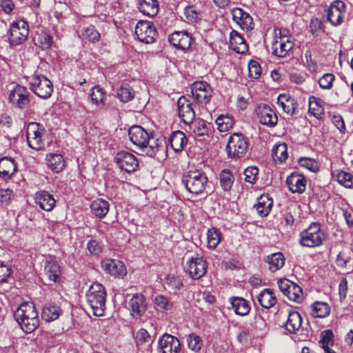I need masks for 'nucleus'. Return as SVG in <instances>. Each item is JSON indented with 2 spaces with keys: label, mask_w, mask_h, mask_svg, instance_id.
<instances>
[{
  "label": "nucleus",
  "mask_w": 353,
  "mask_h": 353,
  "mask_svg": "<svg viewBox=\"0 0 353 353\" xmlns=\"http://www.w3.org/2000/svg\"><path fill=\"white\" fill-rule=\"evenodd\" d=\"M128 135L132 143L147 155L153 157L158 151L159 140L150 136L148 132L142 127L139 125L131 127L128 131Z\"/></svg>",
  "instance_id": "f257e3e1"
},
{
  "label": "nucleus",
  "mask_w": 353,
  "mask_h": 353,
  "mask_svg": "<svg viewBox=\"0 0 353 353\" xmlns=\"http://www.w3.org/2000/svg\"><path fill=\"white\" fill-rule=\"evenodd\" d=\"M14 319L21 328L27 333L34 331L39 324L38 312L32 302L21 304L14 312Z\"/></svg>",
  "instance_id": "f03ea898"
},
{
  "label": "nucleus",
  "mask_w": 353,
  "mask_h": 353,
  "mask_svg": "<svg viewBox=\"0 0 353 353\" xmlns=\"http://www.w3.org/2000/svg\"><path fill=\"white\" fill-rule=\"evenodd\" d=\"M106 291L99 283H94L88 290L85 297L87 303L96 316L104 315L106 303Z\"/></svg>",
  "instance_id": "7ed1b4c3"
},
{
  "label": "nucleus",
  "mask_w": 353,
  "mask_h": 353,
  "mask_svg": "<svg viewBox=\"0 0 353 353\" xmlns=\"http://www.w3.org/2000/svg\"><path fill=\"white\" fill-rule=\"evenodd\" d=\"M325 234L318 223H312L299 234V244L303 247L315 248L321 245L325 240Z\"/></svg>",
  "instance_id": "20e7f679"
},
{
  "label": "nucleus",
  "mask_w": 353,
  "mask_h": 353,
  "mask_svg": "<svg viewBox=\"0 0 353 353\" xmlns=\"http://www.w3.org/2000/svg\"><path fill=\"white\" fill-rule=\"evenodd\" d=\"M289 32L285 29L276 28L272 42V54L278 57H285L294 48V43Z\"/></svg>",
  "instance_id": "39448f33"
},
{
  "label": "nucleus",
  "mask_w": 353,
  "mask_h": 353,
  "mask_svg": "<svg viewBox=\"0 0 353 353\" xmlns=\"http://www.w3.org/2000/svg\"><path fill=\"white\" fill-rule=\"evenodd\" d=\"M208 181L205 174L198 170L189 171L183 177V183L186 189L194 194H201L204 191Z\"/></svg>",
  "instance_id": "423d86ee"
},
{
  "label": "nucleus",
  "mask_w": 353,
  "mask_h": 353,
  "mask_svg": "<svg viewBox=\"0 0 353 353\" xmlns=\"http://www.w3.org/2000/svg\"><path fill=\"white\" fill-rule=\"evenodd\" d=\"M8 40L11 46H19L24 43L29 35V25L23 19L13 21L9 28Z\"/></svg>",
  "instance_id": "0eeeda50"
},
{
  "label": "nucleus",
  "mask_w": 353,
  "mask_h": 353,
  "mask_svg": "<svg viewBox=\"0 0 353 353\" xmlns=\"http://www.w3.org/2000/svg\"><path fill=\"white\" fill-rule=\"evenodd\" d=\"M249 146L248 139L242 134L234 133L228 140L226 150L231 158H241L245 155Z\"/></svg>",
  "instance_id": "6e6552de"
},
{
  "label": "nucleus",
  "mask_w": 353,
  "mask_h": 353,
  "mask_svg": "<svg viewBox=\"0 0 353 353\" xmlns=\"http://www.w3.org/2000/svg\"><path fill=\"white\" fill-rule=\"evenodd\" d=\"M30 89L39 97L49 98L53 91V85L50 79L43 74H34L30 82Z\"/></svg>",
  "instance_id": "1a4fd4ad"
},
{
  "label": "nucleus",
  "mask_w": 353,
  "mask_h": 353,
  "mask_svg": "<svg viewBox=\"0 0 353 353\" xmlns=\"http://www.w3.org/2000/svg\"><path fill=\"white\" fill-rule=\"evenodd\" d=\"M43 128L39 123L31 122L26 129V139L28 146L33 150H39L44 148Z\"/></svg>",
  "instance_id": "9d476101"
},
{
  "label": "nucleus",
  "mask_w": 353,
  "mask_h": 353,
  "mask_svg": "<svg viewBox=\"0 0 353 353\" xmlns=\"http://www.w3.org/2000/svg\"><path fill=\"white\" fill-rule=\"evenodd\" d=\"M135 34L138 39L145 43H152L154 41L157 31L152 22L149 21H139L135 27Z\"/></svg>",
  "instance_id": "9b49d317"
},
{
  "label": "nucleus",
  "mask_w": 353,
  "mask_h": 353,
  "mask_svg": "<svg viewBox=\"0 0 353 353\" xmlns=\"http://www.w3.org/2000/svg\"><path fill=\"white\" fill-rule=\"evenodd\" d=\"M186 269L192 279H199L206 273L205 261L201 254H196L187 261Z\"/></svg>",
  "instance_id": "f8f14e48"
},
{
  "label": "nucleus",
  "mask_w": 353,
  "mask_h": 353,
  "mask_svg": "<svg viewBox=\"0 0 353 353\" xmlns=\"http://www.w3.org/2000/svg\"><path fill=\"white\" fill-rule=\"evenodd\" d=\"M114 160L118 167L126 172H132L139 166V162L136 157L127 151L119 152L116 154Z\"/></svg>",
  "instance_id": "ddd939ff"
},
{
  "label": "nucleus",
  "mask_w": 353,
  "mask_h": 353,
  "mask_svg": "<svg viewBox=\"0 0 353 353\" xmlns=\"http://www.w3.org/2000/svg\"><path fill=\"white\" fill-rule=\"evenodd\" d=\"M181 350L179 340L174 336L164 334L158 341L159 353H179Z\"/></svg>",
  "instance_id": "4468645a"
},
{
  "label": "nucleus",
  "mask_w": 353,
  "mask_h": 353,
  "mask_svg": "<svg viewBox=\"0 0 353 353\" xmlns=\"http://www.w3.org/2000/svg\"><path fill=\"white\" fill-rule=\"evenodd\" d=\"M257 117L261 124L269 128L276 125L278 117L274 110L268 105L260 104L256 109Z\"/></svg>",
  "instance_id": "2eb2a0df"
},
{
  "label": "nucleus",
  "mask_w": 353,
  "mask_h": 353,
  "mask_svg": "<svg viewBox=\"0 0 353 353\" xmlns=\"http://www.w3.org/2000/svg\"><path fill=\"white\" fill-rule=\"evenodd\" d=\"M192 103L185 97L181 96L177 101L178 114L185 124H190L195 119Z\"/></svg>",
  "instance_id": "dca6fc26"
},
{
  "label": "nucleus",
  "mask_w": 353,
  "mask_h": 353,
  "mask_svg": "<svg viewBox=\"0 0 353 353\" xmlns=\"http://www.w3.org/2000/svg\"><path fill=\"white\" fill-rule=\"evenodd\" d=\"M191 90L193 97L199 103H207L212 97V89L208 83L204 81L192 83Z\"/></svg>",
  "instance_id": "f3484780"
},
{
  "label": "nucleus",
  "mask_w": 353,
  "mask_h": 353,
  "mask_svg": "<svg viewBox=\"0 0 353 353\" xmlns=\"http://www.w3.org/2000/svg\"><path fill=\"white\" fill-rule=\"evenodd\" d=\"M9 100L18 108L23 109L28 106L30 92L21 85H16L9 94Z\"/></svg>",
  "instance_id": "a211bd4d"
},
{
  "label": "nucleus",
  "mask_w": 353,
  "mask_h": 353,
  "mask_svg": "<svg viewBox=\"0 0 353 353\" xmlns=\"http://www.w3.org/2000/svg\"><path fill=\"white\" fill-rule=\"evenodd\" d=\"M103 270L114 277H123L126 274V269L123 263L119 260L105 259L101 262Z\"/></svg>",
  "instance_id": "6ab92c4d"
},
{
  "label": "nucleus",
  "mask_w": 353,
  "mask_h": 353,
  "mask_svg": "<svg viewBox=\"0 0 353 353\" xmlns=\"http://www.w3.org/2000/svg\"><path fill=\"white\" fill-rule=\"evenodd\" d=\"M345 13V5L342 1H336L330 6L327 14V20L334 26L342 23Z\"/></svg>",
  "instance_id": "aec40b11"
},
{
  "label": "nucleus",
  "mask_w": 353,
  "mask_h": 353,
  "mask_svg": "<svg viewBox=\"0 0 353 353\" xmlns=\"http://www.w3.org/2000/svg\"><path fill=\"white\" fill-rule=\"evenodd\" d=\"M129 305L133 317L139 318L145 312L148 304L145 297L142 294L137 293L130 299Z\"/></svg>",
  "instance_id": "412c9836"
},
{
  "label": "nucleus",
  "mask_w": 353,
  "mask_h": 353,
  "mask_svg": "<svg viewBox=\"0 0 353 353\" xmlns=\"http://www.w3.org/2000/svg\"><path fill=\"white\" fill-rule=\"evenodd\" d=\"M232 18L241 28L246 31L251 30L254 28V23L252 17L243 9L235 8L232 10Z\"/></svg>",
  "instance_id": "4be33fe9"
},
{
  "label": "nucleus",
  "mask_w": 353,
  "mask_h": 353,
  "mask_svg": "<svg viewBox=\"0 0 353 353\" xmlns=\"http://www.w3.org/2000/svg\"><path fill=\"white\" fill-rule=\"evenodd\" d=\"M305 177L296 172L292 173L288 176L286 183L289 190L292 193L301 194L305 192L306 188Z\"/></svg>",
  "instance_id": "5701e85b"
},
{
  "label": "nucleus",
  "mask_w": 353,
  "mask_h": 353,
  "mask_svg": "<svg viewBox=\"0 0 353 353\" xmlns=\"http://www.w3.org/2000/svg\"><path fill=\"white\" fill-rule=\"evenodd\" d=\"M170 43L181 50L188 49L192 43V37L185 32H176L170 35Z\"/></svg>",
  "instance_id": "b1692460"
},
{
  "label": "nucleus",
  "mask_w": 353,
  "mask_h": 353,
  "mask_svg": "<svg viewBox=\"0 0 353 353\" xmlns=\"http://www.w3.org/2000/svg\"><path fill=\"white\" fill-rule=\"evenodd\" d=\"M278 104L283 112L294 115L297 113L298 103L296 100L288 94H281L278 97Z\"/></svg>",
  "instance_id": "393cba45"
},
{
  "label": "nucleus",
  "mask_w": 353,
  "mask_h": 353,
  "mask_svg": "<svg viewBox=\"0 0 353 353\" xmlns=\"http://www.w3.org/2000/svg\"><path fill=\"white\" fill-rule=\"evenodd\" d=\"M36 203L45 211H51L55 206L54 196L47 191H41L35 195Z\"/></svg>",
  "instance_id": "a878e982"
},
{
  "label": "nucleus",
  "mask_w": 353,
  "mask_h": 353,
  "mask_svg": "<svg viewBox=\"0 0 353 353\" xmlns=\"http://www.w3.org/2000/svg\"><path fill=\"white\" fill-rule=\"evenodd\" d=\"M17 164L14 159L9 157L0 159V177L10 179L17 171Z\"/></svg>",
  "instance_id": "bb28decb"
},
{
  "label": "nucleus",
  "mask_w": 353,
  "mask_h": 353,
  "mask_svg": "<svg viewBox=\"0 0 353 353\" xmlns=\"http://www.w3.org/2000/svg\"><path fill=\"white\" fill-rule=\"evenodd\" d=\"M230 46L237 53L243 54L248 50L245 39L236 30H232L230 34Z\"/></svg>",
  "instance_id": "cd10ccee"
},
{
  "label": "nucleus",
  "mask_w": 353,
  "mask_h": 353,
  "mask_svg": "<svg viewBox=\"0 0 353 353\" xmlns=\"http://www.w3.org/2000/svg\"><path fill=\"white\" fill-rule=\"evenodd\" d=\"M159 9L157 0H139V10L146 16L150 17L156 16Z\"/></svg>",
  "instance_id": "c85d7f7f"
},
{
  "label": "nucleus",
  "mask_w": 353,
  "mask_h": 353,
  "mask_svg": "<svg viewBox=\"0 0 353 353\" xmlns=\"http://www.w3.org/2000/svg\"><path fill=\"white\" fill-rule=\"evenodd\" d=\"M168 142L174 152H181L187 143V138L183 132L177 130L170 134Z\"/></svg>",
  "instance_id": "c756f323"
},
{
  "label": "nucleus",
  "mask_w": 353,
  "mask_h": 353,
  "mask_svg": "<svg viewBox=\"0 0 353 353\" xmlns=\"http://www.w3.org/2000/svg\"><path fill=\"white\" fill-rule=\"evenodd\" d=\"M301 324V314L296 311H289L288 321L285 324V329L290 333L294 334L300 329Z\"/></svg>",
  "instance_id": "7c9ffc66"
},
{
  "label": "nucleus",
  "mask_w": 353,
  "mask_h": 353,
  "mask_svg": "<svg viewBox=\"0 0 353 353\" xmlns=\"http://www.w3.org/2000/svg\"><path fill=\"white\" fill-rule=\"evenodd\" d=\"M109 208V203L103 199H97L93 201L90 205L92 213L99 219H103L106 216Z\"/></svg>",
  "instance_id": "2f4dec72"
},
{
  "label": "nucleus",
  "mask_w": 353,
  "mask_h": 353,
  "mask_svg": "<svg viewBox=\"0 0 353 353\" xmlns=\"http://www.w3.org/2000/svg\"><path fill=\"white\" fill-rule=\"evenodd\" d=\"M47 165L55 172H59L63 170L65 163L61 154H49L46 156Z\"/></svg>",
  "instance_id": "473e14b6"
},
{
  "label": "nucleus",
  "mask_w": 353,
  "mask_h": 353,
  "mask_svg": "<svg viewBox=\"0 0 353 353\" xmlns=\"http://www.w3.org/2000/svg\"><path fill=\"white\" fill-rule=\"evenodd\" d=\"M61 312L59 306L53 303H48L43 307L41 317L45 321L51 322L57 319Z\"/></svg>",
  "instance_id": "72a5a7b5"
},
{
  "label": "nucleus",
  "mask_w": 353,
  "mask_h": 353,
  "mask_svg": "<svg viewBox=\"0 0 353 353\" xmlns=\"http://www.w3.org/2000/svg\"><path fill=\"white\" fill-rule=\"evenodd\" d=\"M285 258L281 252H276L267 256L265 263L269 265L271 272H274L281 268L285 264Z\"/></svg>",
  "instance_id": "f704fd0d"
},
{
  "label": "nucleus",
  "mask_w": 353,
  "mask_h": 353,
  "mask_svg": "<svg viewBox=\"0 0 353 353\" xmlns=\"http://www.w3.org/2000/svg\"><path fill=\"white\" fill-rule=\"evenodd\" d=\"M257 301L263 308L268 309L275 305L276 298L270 289H264L257 296Z\"/></svg>",
  "instance_id": "c9c22d12"
},
{
  "label": "nucleus",
  "mask_w": 353,
  "mask_h": 353,
  "mask_svg": "<svg viewBox=\"0 0 353 353\" xmlns=\"http://www.w3.org/2000/svg\"><path fill=\"white\" fill-rule=\"evenodd\" d=\"M273 201L268 195H261L254 205L258 214L261 216H266L270 212Z\"/></svg>",
  "instance_id": "e433bc0d"
},
{
  "label": "nucleus",
  "mask_w": 353,
  "mask_h": 353,
  "mask_svg": "<svg viewBox=\"0 0 353 353\" xmlns=\"http://www.w3.org/2000/svg\"><path fill=\"white\" fill-rule=\"evenodd\" d=\"M230 303L235 313L238 315L245 316L250 310L248 303L243 298L232 297L230 299Z\"/></svg>",
  "instance_id": "4c0bfd02"
},
{
  "label": "nucleus",
  "mask_w": 353,
  "mask_h": 353,
  "mask_svg": "<svg viewBox=\"0 0 353 353\" xmlns=\"http://www.w3.org/2000/svg\"><path fill=\"white\" fill-rule=\"evenodd\" d=\"M45 273L49 281L55 283L61 274L60 266L55 261H48L45 265Z\"/></svg>",
  "instance_id": "58836bf2"
},
{
  "label": "nucleus",
  "mask_w": 353,
  "mask_h": 353,
  "mask_svg": "<svg viewBox=\"0 0 353 353\" xmlns=\"http://www.w3.org/2000/svg\"><path fill=\"white\" fill-rule=\"evenodd\" d=\"M309 112L316 119H321L324 114L322 101L314 97H310L309 99Z\"/></svg>",
  "instance_id": "ea45409f"
},
{
  "label": "nucleus",
  "mask_w": 353,
  "mask_h": 353,
  "mask_svg": "<svg viewBox=\"0 0 353 353\" xmlns=\"http://www.w3.org/2000/svg\"><path fill=\"white\" fill-rule=\"evenodd\" d=\"M332 175L336 181L345 188H353V176L343 170H336L332 172Z\"/></svg>",
  "instance_id": "a19ab883"
},
{
  "label": "nucleus",
  "mask_w": 353,
  "mask_h": 353,
  "mask_svg": "<svg viewBox=\"0 0 353 353\" xmlns=\"http://www.w3.org/2000/svg\"><path fill=\"white\" fill-rule=\"evenodd\" d=\"M117 97L121 101L127 103L134 99V91L129 84H123L117 90Z\"/></svg>",
  "instance_id": "79ce46f5"
},
{
  "label": "nucleus",
  "mask_w": 353,
  "mask_h": 353,
  "mask_svg": "<svg viewBox=\"0 0 353 353\" xmlns=\"http://www.w3.org/2000/svg\"><path fill=\"white\" fill-rule=\"evenodd\" d=\"M285 295L288 296V298L290 301L299 303H301L304 299L303 293L301 288L294 282L292 283V284L290 286V288H289L288 292Z\"/></svg>",
  "instance_id": "37998d69"
},
{
  "label": "nucleus",
  "mask_w": 353,
  "mask_h": 353,
  "mask_svg": "<svg viewBox=\"0 0 353 353\" xmlns=\"http://www.w3.org/2000/svg\"><path fill=\"white\" fill-rule=\"evenodd\" d=\"M311 314L314 318H324L330 314V307L327 303L316 302L312 305Z\"/></svg>",
  "instance_id": "c03bdc74"
},
{
  "label": "nucleus",
  "mask_w": 353,
  "mask_h": 353,
  "mask_svg": "<svg viewBox=\"0 0 353 353\" xmlns=\"http://www.w3.org/2000/svg\"><path fill=\"white\" fill-rule=\"evenodd\" d=\"M220 184L225 191H229L234 183V177L231 171L223 170L219 174Z\"/></svg>",
  "instance_id": "a18cd8bd"
},
{
  "label": "nucleus",
  "mask_w": 353,
  "mask_h": 353,
  "mask_svg": "<svg viewBox=\"0 0 353 353\" xmlns=\"http://www.w3.org/2000/svg\"><path fill=\"white\" fill-rule=\"evenodd\" d=\"M207 239L208 247L210 249H214L221 242V234L218 229L212 228L208 230Z\"/></svg>",
  "instance_id": "49530a36"
},
{
  "label": "nucleus",
  "mask_w": 353,
  "mask_h": 353,
  "mask_svg": "<svg viewBox=\"0 0 353 353\" xmlns=\"http://www.w3.org/2000/svg\"><path fill=\"white\" fill-rule=\"evenodd\" d=\"M273 158L276 161L283 162L288 157V148L285 143L275 145L272 149Z\"/></svg>",
  "instance_id": "de8ad7c7"
},
{
  "label": "nucleus",
  "mask_w": 353,
  "mask_h": 353,
  "mask_svg": "<svg viewBox=\"0 0 353 353\" xmlns=\"http://www.w3.org/2000/svg\"><path fill=\"white\" fill-rule=\"evenodd\" d=\"M90 97L92 103L96 105L102 106L104 105L105 93L100 86H94L92 88Z\"/></svg>",
  "instance_id": "09e8293b"
},
{
  "label": "nucleus",
  "mask_w": 353,
  "mask_h": 353,
  "mask_svg": "<svg viewBox=\"0 0 353 353\" xmlns=\"http://www.w3.org/2000/svg\"><path fill=\"white\" fill-rule=\"evenodd\" d=\"M216 123L218 129L221 132H226L232 128L234 125L232 118L229 116L221 115L216 119Z\"/></svg>",
  "instance_id": "8fccbe9b"
},
{
  "label": "nucleus",
  "mask_w": 353,
  "mask_h": 353,
  "mask_svg": "<svg viewBox=\"0 0 353 353\" xmlns=\"http://www.w3.org/2000/svg\"><path fill=\"white\" fill-rule=\"evenodd\" d=\"M186 341L188 348L194 352H198L203 345V342L200 336L195 334L188 335Z\"/></svg>",
  "instance_id": "3c124183"
},
{
  "label": "nucleus",
  "mask_w": 353,
  "mask_h": 353,
  "mask_svg": "<svg viewBox=\"0 0 353 353\" xmlns=\"http://www.w3.org/2000/svg\"><path fill=\"white\" fill-rule=\"evenodd\" d=\"M82 35L84 39L91 42H97L100 39V34L92 25L84 28L82 31Z\"/></svg>",
  "instance_id": "603ef678"
},
{
  "label": "nucleus",
  "mask_w": 353,
  "mask_h": 353,
  "mask_svg": "<svg viewBox=\"0 0 353 353\" xmlns=\"http://www.w3.org/2000/svg\"><path fill=\"white\" fill-rule=\"evenodd\" d=\"M334 80L335 77L333 74L326 73L319 79V84L323 89L330 90Z\"/></svg>",
  "instance_id": "864d4df0"
},
{
  "label": "nucleus",
  "mask_w": 353,
  "mask_h": 353,
  "mask_svg": "<svg viewBox=\"0 0 353 353\" xmlns=\"http://www.w3.org/2000/svg\"><path fill=\"white\" fill-rule=\"evenodd\" d=\"M334 334L331 330H326L321 332L319 343L323 349L328 347L333 344Z\"/></svg>",
  "instance_id": "5fc2aeb1"
},
{
  "label": "nucleus",
  "mask_w": 353,
  "mask_h": 353,
  "mask_svg": "<svg viewBox=\"0 0 353 353\" xmlns=\"http://www.w3.org/2000/svg\"><path fill=\"white\" fill-rule=\"evenodd\" d=\"M261 71V67L257 61L254 60L250 61L248 64V72L250 77L254 79L259 78Z\"/></svg>",
  "instance_id": "6e6d98bb"
},
{
  "label": "nucleus",
  "mask_w": 353,
  "mask_h": 353,
  "mask_svg": "<svg viewBox=\"0 0 353 353\" xmlns=\"http://www.w3.org/2000/svg\"><path fill=\"white\" fill-rule=\"evenodd\" d=\"M165 283L174 290H179L183 286V283L179 277L174 274H169L165 278Z\"/></svg>",
  "instance_id": "4d7b16f0"
},
{
  "label": "nucleus",
  "mask_w": 353,
  "mask_h": 353,
  "mask_svg": "<svg viewBox=\"0 0 353 353\" xmlns=\"http://www.w3.org/2000/svg\"><path fill=\"white\" fill-rule=\"evenodd\" d=\"M258 172L259 170L256 167H250L246 168L244 170L245 181L251 184H254L256 182Z\"/></svg>",
  "instance_id": "13d9d810"
},
{
  "label": "nucleus",
  "mask_w": 353,
  "mask_h": 353,
  "mask_svg": "<svg viewBox=\"0 0 353 353\" xmlns=\"http://www.w3.org/2000/svg\"><path fill=\"white\" fill-rule=\"evenodd\" d=\"M208 132V128L204 121H199L194 127L193 133L196 137H202L207 134Z\"/></svg>",
  "instance_id": "bf43d9fd"
},
{
  "label": "nucleus",
  "mask_w": 353,
  "mask_h": 353,
  "mask_svg": "<svg viewBox=\"0 0 353 353\" xmlns=\"http://www.w3.org/2000/svg\"><path fill=\"white\" fill-rule=\"evenodd\" d=\"M184 14L190 23H194L199 18V13L194 6H188L185 9Z\"/></svg>",
  "instance_id": "052dcab7"
},
{
  "label": "nucleus",
  "mask_w": 353,
  "mask_h": 353,
  "mask_svg": "<svg viewBox=\"0 0 353 353\" xmlns=\"http://www.w3.org/2000/svg\"><path fill=\"white\" fill-rule=\"evenodd\" d=\"M300 165L308 169L310 171L316 172L318 170L317 163L310 158H301L299 159Z\"/></svg>",
  "instance_id": "680f3d73"
},
{
  "label": "nucleus",
  "mask_w": 353,
  "mask_h": 353,
  "mask_svg": "<svg viewBox=\"0 0 353 353\" xmlns=\"http://www.w3.org/2000/svg\"><path fill=\"white\" fill-rule=\"evenodd\" d=\"M11 274L12 270L7 265L0 263V284L8 282Z\"/></svg>",
  "instance_id": "e2e57ef3"
},
{
  "label": "nucleus",
  "mask_w": 353,
  "mask_h": 353,
  "mask_svg": "<svg viewBox=\"0 0 353 353\" xmlns=\"http://www.w3.org/2000/svg\"><path fill=\"white\" fill-rule=\"evenodd\" d=\"M14 196L12 191L9 189L0 190V202L3 205H8Z\"/></svg>",
  "instance_id": "0e129e2a"
},
{
  "label": "nucleus",
  "mask_w": 353,
  "mask_h": 353,
  "mask_svg": "<svg viewBox=\"0 0 353 353\" xmlns=\"http://www.w3.org/2000/svg\"><path fill=\"white\" fill-rule=\"evenodd\" d=\"M150 339V336L148 331L145 329H140L136 334V342L138 345H141Z\"/></svg>",
  "instance_id": "69168bd1"
},
{
  "label": "nucleus",
  "mask_w": 353,
  "mask_h": 353,
  "mask_svg": "<svg viewBox=\"0 0 353 353\" xmlns=\"http://www.w3.org/2000/svg\"><path fill=\"white\" fill-rule=\"evenodd\" d=\"M154 302L158 307L163 310H168L172 307V304L170 303L168 299L162 295H157L155 297Z\"/></svg>",
  "instance_id": "338daca9"
},
{
  "label": "nucleus",
  "mask_w": 353,
  "mask_h": 353,
  "mask_svg": "<svg viewBox=\"0 0 353 353\" xmlns=\"http://www.w3.org/2000/svg\"><path fill=\"white\" fill-rule=\"evenodd\" d=\"M87 248L89 252L94 255H99L101 252V248L99 243L93 239L88 241Z\"/></svg>",
  "instance_id": "774afa93"
}]
</instances>
